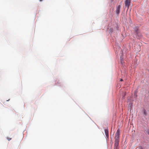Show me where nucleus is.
Instances as JSON below:
<instances>
[{"label":"nucleus","instance_id":"7","mask_svg":"<svg viewBox=\"0 0 149 149\" xmlns=\"http://www.w3.org/2000/svg\"><path fill=\"white\" fill-rule=\"evenodd\" d=\"M144 113L145 115H146V113L145 110L144 111Z\"/></svg>","mask_w":149,"mask_h":149},{"label":"nucleus","instance_id":"1","mask_svg":"<svg viewBox=\"0 0 149 149\" xmlns=\"http://www.w3.org/2000/svg\"><path fill=\"white\" fill-rule=\"evenodd\" d=\"M120 135V130L119 129H118L116 134V135L115 136V141L119 142V137Z\"/></svg>","mask_w":149,"mask_h":149},{"label":"nucleus","instance_id":"2","mask_svg":"<svg viewBox=\"0 0 149 149\" xmlns=\"http://www.w3.org/2000/svg\"><path fill=\"white\" fill-rule=\"evenodd\" d=\"M130 1L129 0H126L125 1V7H127V10L129 8L130 4Z\"/></svg>","mask_w":149,"mask_h":149},{"label":"nucleus","instance_id":"8","mask_svg":"<svg viewBox=\"0 0 149 149\" xmlns=\"http://www.w3.org/2000/svg\"><path fill=\"white\" fill-rule=\"evenodd\" d=\"M147 133H148V134L149 135V130H148L147 131Z\"/></svg>","mask_w":149,"mask_h":149},{"label":"nucleus","instance_id":"3","mask_svg":"<svg viewBox=\"0 0 149 149\" xmlns=\"http://www.w3.org/2000/svg\"><path fill=\"white\" fill-rule=\"evenodd\" d=\"M121 6L120 5H119L116 6V13L117 15H118L120 12Z\"/></svg>","mask_w":149,"mask_h":149},{"label":"nucleus","instance_id":"4","mask_svg":"<svg viewBox=\"0 0 149 149\" xmlns=\"http://www.w3.org/2000/svg\"><path fill=\"white\" fill-rule=\"evenodd\" d=\"M119 142L115 141L114 144V149H118L119 147L118 146L119 143Z\"/></svg>","mask_w":149,"mask_h":149},{"label":"nucleus","instance_id":"10","mask_svg":"<svg viewBox=\"0 0 149 149\" xmlns=\"http://www.w3.org/2000/svg\"><path fill=\"white\" fill-rule=\"evenodd\" d=\"M40 1H42L43 0H39Z\"/></svg>","mask_w":149,"mask_h":149},{"label":"nucleus","instance_id":"5","mask_svg":"<svg viewBox=\"0 0 149 149\" xmlns=\"http://www.w3.org/2000/svg\"><path fill=\"white\" fill-rule=\"evenodd\" d=\"M104 131L106 136L108 137L109 136V131L108 129H105Z\"/></svg>","mask_w":149,"mask_h":149},{"label":"nucleus","instance_id":"12","mask_svg":"<svg viewBox=\"0 0 149 149\" xmlns=\"http://www.w3.org/2000/svg\"><path fill=\"white\" fill-rule=\"evenodd\" d=\"M141 149H143L142 148H141Z\"/></svg>","mask_w":149,"mask_h":149},{"label":"nucleus","instance_id":"9","mask_svg":"<svg viewBox=\"0 0 149 149\" xmlns=\"http://www.w3.org/2000/svg\"><path fill=\"white\" fill-rule=\"evenodd\" d=\"M126 95V93H124V96H125V95Z\"/></svg>","mask_w":149,"mask_h":149},{"label":"nucleus","instance_id":"6","mask_svg":"<svg viewBox=\"0 0 149 149\" xmlns=\"http://www.w3.org/2000/svg\"><path fill=\"white\" fill-rule=\"evenodd\" d=\"M7 139L9 141H10V140H11V138H8V137H7Z\"/></svg>","mask_w":149,"mask_h":149},{"label":"nucleus","instance_id":"11","mask_svg":"<svg viewBox=\"0 0 149 149\" xmlns=\"http://www.w3.org/2000/svg\"><path fill=\"white\" fill-rule=\"evenodd\" d=\"M123 81V80L122 79H121L120 80V81Z\"/></svg>","mask_w":149,"mask_h":149}]
</instances>
